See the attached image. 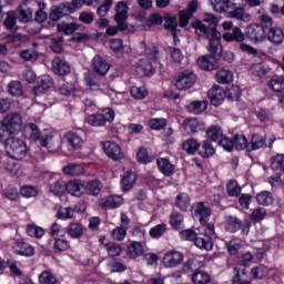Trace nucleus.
<instances>
[{
    "label": "nucleus",
    "mask_w": 284,
    "mask_h": 284,
    "mask_svg": "<svg viewBox=\"0 0 284 284\" xmlns=\"http://www.w3.org/2000/svg\"><path fill=\"white\" fill-rule=\"evenodd\" d=\"M227 17H230V19H236V21H243L244 23L252 21V14L245 12V8L243 7L234 6V8L227 12Z\"/></svg>",
    "instance_id": "obj_14"
},
{
    "label": "nucleus",
    "mask_w": 284,
    "mask_h": 284,
    "mask_svg": "<svg viewBox=\"0 0 284 284\" xmlns=\"http://www.w3.org/2000/svg\"><path fill=\"white\" fill-rule=\"evenodd\" d=\"M164 28L165 30H170V32H176V28H179V22H176V14H164Z\"/></svg>",
    "instance_id": "obj_39"
},
{
    "label": "nucleus",
    "mask_w": 284,
    "mask_h": 284,
    "mask_svg": "<svg viewBox=\"0 0 284 284\" xmlns=\"http://www.w3.org/2000/svg\"><path fill=\"white\" fill-rule=\"evenodd\" d=\"M134 183H136V173L128 171L121 180V187L124 192H130Z\"/></svg>",
    "instance_id": "obj_24"
},
{
    "label": "nucleus",
    "mask_w": 284,
    "mask_h": 284,
    "mask_svg": "<svg viewBox=\"0 0 284 284\" xmlns=\"http://www.w3.org/2000/svg\"><path fill=\"white\" fill-rule=\"evenodd\" d=\"M200 148L199 142L194 139H189L182 144V150L187 152V154H195Z\"/></svg>",
    "instance_id": "obj_50"
},
{
    "label": "nucleus",
    "mask_w": 284,
    "mask_h": 284,
    "mask_svg": "<svg viewBox=\"0 0 284 284\" xmlns=\"http://www.w3.org/2000/svg\"><path fill=\"white\" fill-rule=\"evenodd\" d=\"M224 94L231 101H239V99H241V87L230 85L229 88H226V91L224 92Z\"/></svg>",
    "instance_id": "obj_49"
},
{
    "label": "nucleus",
    "mask_w": 284,
    "mask_h": 284,
    "mask_svg": "<svg viewBox=\"0 0 284 284\" xmlns=\"http://www.w3.org/2000/svg\"><path fill=\"white\" fill-rule=\"evenodd\" d=\"M123 205V197L121 195H108L100 200V207L102 210H115Z\"/></svg>",
    "instance_id": "obj_10"
},
{
    "label": "nucleus",
    "mask_w": 284,
    "mask_h": 284,
    "mask_svg": "<svg viewBox=\"0 0 284 284\" xmlns=\"http://www.w3.org/2000/svg\"><path fill=\"white\" fill-rule=\"evenodd\" d=\"M194 83H196V77L194 73L185 71L179 75L175 81V88L176 90H190Z\"/></svg>",
    "instance_id": "obj_9"
},
{
    "label": "nucleus",
    "mask_w": 284,
    "mask_h": 284,
    "mask_svg": "<svg viewBox=\"0 0 284 284\" xmlns=\"http://www.w3.org/2000/svg\"><path fill=\"white\" fill-rule=\"evenodd\" d=\"M79 26L77 23H59L58 24V32H64V34H73L77 32Z\"/></svg>",
    "instance_id": "obj_57"
},
{
    "label": "nucleus",
    "mask_w": 284,
    "mask_h": 284,
    "mask_svg": "<svg viewBox=\"0 0 284 284\" xmlns=\"http://www.w3.org/2000/svg\"><path fill=\"white\" fill-rule=\"evenodd\" d=\"M105 248L109 256H120L121 252H123V248H121V245L113 242L106 243Z\"/></svg>",
    "instance_id": "obj_59"
},
{
    "label": "nucleus",
    "mask_w": 284,
    "mask_h": 284,
    "mask_svg": "<svg viewBox=\"0 0 284 284\" xmlns=\"http://www.w3.org/2000/svg\"><path fill=\"white\" fill-rule=\"evenodd\" d=\"M151 130H163L168 125V120L163 118H153L149 121Z\"/></svg>",
    "instance_id": "obj_58"
},
{
    "label": "nucleus",
    "mask_w": 284,
    "mask_h": 284,
    "mask_svg": "<svg viewBox=\"0 0 284 284\" xmlns=\"http://www.w3.org/2000/svg\"><path fill=\"white\" fill-rule=\"evenodd\" d=\"M207 97L211 100L212 105H221L225 99V91L223 88L215 85L209 90Z\"/></svg>",
    "instance_id": "obj_17"
},
{
    "label": "nucleus",
    "mask_w": 284,
    "mask_h": 284,
    "mask_svg": "<svg viewBox=\"0 0 284 284\" xmlns=\"http://www.w3.org/2000/svg\"><path fill=\"white\" fill-rule=\"evenodd\" d=\"M158 168L164 176H172L174 174V166L170 163V160L161 158L156 160Z\"/></svg>",
    "instance_id": "obj_28"
},
{
    "label": "nucleus",
    "mask_w": 284,
    "mask_h": 284,
    "mask_svg": "<svg viewBox=\"0 0 284 284\" xmlns=\"http://www.w3.org/2000/svg\"><path fill=\"white\" fill-rule=\"evenodd\" d=\"M27 233L29 236H32L33 239H43L45 231L41 226H38L36 224H29L27 226Z\"/></svg>",
    "instance_id": "obj_47"
},
{
    "label": "nucleus",
    "mask_w": 284,
    "mask_h": 284,
    "mask_svg": "<svg viewBox=\"0 0 284 284\" xmlns=\"http://www.w3.org/2000/svg\"><path fill=\"white\" fill-rule=\"evenodd\" d=\"M257 19L261 21V27L264 28L265 32L270 30V28H273V21L272 17H270L267 13H265V9H260L257 11Z\"/></svg>",
    "instance_id": "obj_36"
},
{
    "label": "nucleus",
    "mask_w": 284,
    "mask_h": 284,
    "mask_svg": "<svg viewBox=\"0 0 284 284\" xmlns=\"http://www.w3.org/2000/svg\"><path fill=\"white\" fill-rule=\"evenodd\" d=\"M63 36H55L50 39V49L54 54H61L63 52Z\"/></svg>",
    "instance_id": "obj_40"
},
{
    "label": "nucleus",
    "mask_w": 284,
    "mask_h": 284,
    "mask_svg": "<svg viewBox=\"0 0 284 284\" xmlns=\"http://www.w3.org/2000/svg\"><path fill=\"white\" fill-rule=\"evenodd\" d=\"M14 254L19 256H34V247L26 242H16Z\"/></svg>",
    "instance_id": "obj_25"
},
{
    "label": "nucleus",
    "mask_w": 284,
    "mask_h": 284,
    "mask_svg": "<svg viewBox=\"0 0 284 284\" xmlns=\"http://www.w3.org/2000/svg\"><path fill=\"white\" fill-rule=\"evenodd\" d=\"M271 169L278 174H284V154H276L271 158Z\"/></svg>",
    "instance_id": "obj_34"
},
{
    "label": "nucleus",
    "mask_w": 284,
    "mask_h": 284,
    "mask_svg": "<svg viewBox=\"0 0 284 284\" xmlns=\"http://www.w3.org/2000/svg\"><path fill=\"white\" fill-rule=\"evenodd\" d=\"M113 3V0H104L103 3L97 10L98 17H105V14L110 12V9L112 8Z\"/></svg>",
    "instance_id": "obj_62"
},
{
    "label": "nucleus",
    "mask_w": 284,
    "mask_h": 284,
    "mask_svg": "<svg viewBox=\"0 0 284 284\" xmlns=\"http://www.w3.org/2000/svg\"><path fill=\"white\" fill-rule=\"evenodd\" d=\"M202 21H204V23H209V26L203 24L201 21L192 22L195 34H197V37H202L203 39H210V37H213L214 39H221V32H219L217 29L219 21H221L219 16L214 13H203Z\"/></svg>",
    "instance_id": "obj_1"
},
{
    "label": "nucleus",
    "mask_w": 284,
    "mask_h": 284,
    "mask_svg": "<svg viewBox=\"0 0 284 284\" xmlns=\"http://www.w3.org/2000/svg\"><path fill=\"white\" fill-rule=\"evenodd\" d=\"M17 19H19L17 12L9 11L4 20V28H7V30H17Z\"/></svg>",
    "instance_id": "obj_46"
},
{
    "label": "nucleus",
    "mask_w": 284,
    "mask_h": 284,
    "mask_svg": "<svg viewBox=\"0 0 284 284\" xmlns=\"http://www.w3.org/2000/svg\"><path fill=\"white\" fill-rule=\"evenodd\" d=\"M83 232H85V229H83V225L79 223H71L67 229V234H69L71 239H81L83 236Z\"/></svg>",
    "instance_id": "obj_35"
},
{
    "label": "nucleus",
    "mask_w": 284,
    "mask_h": 284,
    "mask_svg": "<svg viewBox=\"0 0 284 284\" xmlns=\"http://www.w3.org/2000/svg\"><path fill=\"white\" fill-rule=\"evenodd\" d=\"M6 150L8 156L10 159H14L16 161H23L24 156H28V145L23 140L17 136H10L6 143Z\"/></svg>",
    "instance_id": "obj_2"
},
{
    "label": "nucleus",
    "mask_w": 284,
    "mask_h": 284,
    "mask_svg": "<svg viewBox=\"0 0 284 284\" xmlns=\"http://www.w3.org/2000/svg\"><path fill=\"white\" fill-rule=\"evenodd\" d=\"M49 191L51 194H54V196H63V194L68 192V183L63 180H58L53 184L49 185Z\"/></svg>",
    "instance_id": "obj_29"
},
{
    "label": "nucleus",
    "mask_w": 284,
    "mask_h": 284,
    "mask_svg": "<svg viewBox=\"0 0 284 284\" xmlns=\"http://www.w3.org/2000/svg\"><path fill=\"white\" fill-rule=\"evenodd\" d=\"M187 110L193 114H201V112H205L207 110V102L205 101L191 102L187 105Z\"/></svg>",
    "instance_id": "obj_44"
},
{
    "label": "nucleus",
    "mask_w": 284,
    "mask_h": 284,
    "mask_svg": "<svg viewBox=\"0 0 284 284\" xmlns=\"http://www.w3.org/2000/svg\"><path fill=\"white\" fill-rule=\"evenodd\" d=\"M2 122L9 129L10 134H19L23 128V119L19 113L11 112L7 114Z\"/></svg>",
    "instance_id": "obj_4"
},
{
    "label": "nucleus",
    "mask_w": 284,
    "mask_h": 284,
    "mask_svg": "<svg viewBox=\"0 0 284 284\" xmlns=\"http://www.w3.org/2000/svg\"><path fill=\"white\" fill-rule=\"evenodd\" d=\"M265 145V140L260 134L252 135L251 143H248L247 152H254V150H261Z\"/></svg>",
    "instance_id": "obj_41"
},
{
    "label": "nucleus",
    "mask_w": 284,
    "mask_h": 284,
    "mask_svg": "<svg viewBox=\"0 0 284 284\" xmlns=\"http://www.w3.org/2000/svg\"><path fill=\"white\" fill-rule=\"evenodd\" d=\"M266 32H267L266 37L271 43H273L274 45H281V43H283V41H284L283 29H281L278 27H272Z\"/></svg>",
    "instance_id": "obj_20"
},
{
    "label": "nucleus",
    "mask_w": 284,
    "mask_h": 284,
    "mask_svg": "<svg viewBox=\"0 0 284 284\" xmlns=\"http://www.w3.org/2000/svg\"><path fill=\"white\" fill-rule=\"evenodd\" d=\"M194 243L196 247L200 250H205L206 252H210V250L214 247V242H212V237H210V235H197Z\"/></svg>",
    "instance_id": "obj_27"
},
{
    "label": "nucleus",
    "mask_w": 284,
    "mask_h": 284,
    "mask_svg": "<svg viewBox=\"0 0 284 284\" xmlns=\"http://www.w3.org/2000/svg\"><path fill=\"white\" fill-rule=\"evenodd\" d=\"M215 152L216 150H214V145H212L210 141L205 140L200 143L199 154L203 159H210V156H214Z\"/></svg>",
    "instance_id": "obj_32"
},
{
    "label": "nucleus",
    "mask_w": 284,
    "mask_h": 284,
    "mask_svg": "<svg viewBox=\"0 0 284 284\" xmlns=\"http://www.w3.org/2000/svg\"><path fill=\"white\" fill-rule=\"evenodd\" d=\"M128 3L125 1H120L115 6V18L118 19H128Z\"/></svg>",
    "instance_id": "obj_55"
},
{
    "label": "nucleus",
    "mask_w": 284,
    "mask_h": 284,
    "mask_svg": "<svg viewBox=\"0 0 284 284\" xmlns=\"http://www.w3.org/2000/svg\"><path fill=\"white\" fill-rule=\"evenodd\" d=\"M112 121H114V110L111 108L104 109L102 113L89 115L87 119V123L93 128H101L108 122L112 123Z\"/></svg>",
    "instance_id": "obj_3"
},
{
    "label": "nucleus",
    "mask_w": 284,
    "mask_h": 284,
    "mask_svg": "<svg viewBox=\"0 0 284 284\" xmlns=\"http://www.w3.org/2000/svg\"><path fill=\"white\" fill-rule=\"evenodd\" d=\"M40 145L42 148H51L54 145V132L50 131L48 133H44L42 135V139L40 140Z\"/></svg>",
    "instance_id": "obj_60"
},
{
    "label": "nucleus",
    "mask_w": 284,
    "mask_h": 284,
    "mask_svg": "<svg viewBox=\"0 0 284 284\" xmlns=\"http://www.w3.org/2000/svg\"><path fill=\"white\" fill-rule=\"evenodd\" d=\"M250 146V143H247V138H245V135L243 134H235L233 136V148H235V150H247V148Z\"/></svg>",
    "instance_id": "obj_43"
},
{
    "label": "nucleus",
    "mask_w": 284,
    "mask_h": 284,
    "mask_svg": "<svg viewBox=\"0 0 284 284\" xmlns=\"http://www.w3.org/2000/svg\"><path fill=\"white\" fill-rule=\"evenodd\" d=\"M103 152L109 156V159H112V161H121V159L125 156L121 146L112 141L103 143Z\"/></svg>",
    "instance_id": "obj_5"
},
{
    "label": "nucleus",
    "mask_w": 284,
    "mask_h": 284,
    "mask_svg": "<svg viewBox=\"0 0 284 284\" xmlns=\"http://www.w3.org/2000/svg\"><path fill=\"white\" fill-rule=\"evenodd\" d=\"M211 6L215 12H227V10H232L236 3L230 0H211Z\"/></svg>",
    "instance_id": "obj_22"
},
{
    "label": "nucleus",
    "mask_w": 284,
    "mask_h": 284,
    "mask_svg": "<svg viewBox=\"0 0 284 284\" xmlns=\"http://www.w3.org/2000/svg\"><path fill=\"white\" fill-rule=\"evenodd\" d=\"M64 141L68 143L69 150L77 151L83 148V139L72 131H69L64 134Z\"/></svg>",
    "instance_id": "obj_16"
},
{
    "label": "nucleus",
    "mask_w": 284,
    "mask_h": 284,
    "mask_svg": "<svg viewBox=\"0 0 284 284\" xmlns=\"http://www.w3.org/2000/svg\"><path fill=\"white\" fill-rule=\"evenodd\" d=\"M62 172L67 174V176H81L84 169L81 164H69L62 169Z\"/></svg>",
    "instance_id": "obj_38"
},
{
    "label": "nucleus",
    "mask_w": 284,
    "mask_h": 284,
    "mask_svg": "<svg viewBox=\"0 0 284 284\" xmlns=\"http://www.w3.org/2000/svg\"><path fill=\"white\" fill-rule=\"evenodd\" d=\"M101 190H103V184H101V181L99 180L89 181L84 185V191L90 196H99V194H101Z\"/></svg>",
    "instance_id": "obj_26"
},
{
    "label": "nucleus",
    "mask_w": 284,
    "mask_h": 284,
    "mask_svg": "<svg viewBox=\"0 0 284 284\" xmlns=\"http://www.w3.org/2000/svg\"><path fill=\"white\" fill-rule=\"evenodd\" d=\"M227 194L230 196H239L241 194V186H239V182L230 181L226 185Z\"/></svg>",
    "instance_id": "obj_64"
},
{
    "label": "nucleus",
    "mask_w": 284,
    "mask_h": 284,
    "mask_svg": "<svg viewBox=\"0 0 284 284\" xmlns=\"http://www.w3.org/2000/svg\"><path fill=\"white\" fill-rule=\"evenodd\" d=\"M197 65L201 70H205L206 72H212V70H216V68H219L216 57L209 54L200 57L197 59Z\"/></svg>",
    "instance_id": "obj_12"
},
{
    "label": "nucleus",
    "mask_w": 284,
    "mask_h": 284,
    "mask_svg": "<svg viewBox=\"0 0 284 284\" xmlns=\"http://www.w3.org/2000/svg\"><path fill=\"white\" fill-rule=\"evenodd\" d=\"M246 37L255 42L265 41L267 39V31L260 24H250L246 28Z\"/></svg>",
    "instance_id": "obj_6"
},
{
    "label": "nucleus",
    "mask_w": 284,
    "mask_h": 284,
    "mask_svg": "<svg viewBox=\"0 0 284 284\" xmlns=\"http://www.w3.org/2000/svg\"><path fill=\"white\" fill-rule=\"evenodd\" d=\"M194 284H207L211 283L212 277L205 271H195L192 275Z\"/></svg>",
    "instance_id": "obj_42"
},
{
    "label": "nucleus",
    "mask_w": 284,
    "mask_h": 284,
    "mask_svg": "<svg viewBox=\"0 0 284 284\" xmlns=\"http://www.w3.org/2000/svg\"><path fill=\"white\" fill-rule=\"evenodd\" d=\"M222 38L227 43H232L234 41L235 43H243L245 41V34L239 27L233 28L232 32L224 33Z\"/></svg>",
    "instance_id": "obj_19"
},
{
    "label": "nucleus",
    "mask_w": 284,
    "mask_h": 284,
    "mask_svg": "<svg viewBox=\"0 0 284 284\" xmlns=\"http://www.w3.org/2000/svg\"><path fill=\"white\" fill-rule=\"evenodd\" d=\"M183 128L186 134H196V132H201L205 130V124L196 118L187 119L183 122Z\"/></svg>",
    "instance_id": "obj_13"
},
{
    "label": "nucleus",
    "mask_w": 284,
    "mask_h": 284,
    "mask_svg": "<svg viewBox=\"0 0 284 284\" xmlns=\"http://www.w3.org/2000/svg\"><path fill=\"white\" fill-rule=\"evenodd\" d=\"M206 135L211 141H219L223 136V130L221 126L212 125L207 129Z\"/></svg>",
    "instance_id": "obj_51"
},
{
    "label": "nucleus",
    "mask_w": 284,
    "mask_h": 284,
    "mask_svg": "<svg viewBox=\"0 0 284 284\" xmlns=\"http://www.w3.org/2000/svg\"><path fill=\"white\" fill-rule=\"evenodd\" d=\"M67 192L72 196H83L85 192V185L79 180H71L67 183Z\"/></svg>",
    "instance_id": "obj_18"
},
{
    "label": "nucleus",
    "mask_w": 284,
    "mask_h": 284,
    "mask_svg": "<svg viewBox=\"0 0 284 284\" xmlns=\"http://www.w3.org/2000/svg\"><path fill=\"white\" fill-rule=\"evenodd\" d=\"M52 87V78L50 75H44L38 81V92H45L47 90H50Z\"/></svg>",
    "instance_id": "obj_56"
},
{
    "label": "nucleus",
    "mask_w": 284,
    "mask_h": 284,
    "mask_svg": "<svg viewBox=\"0 0 284 284\" xmlns=\"http://www.w3.org/2000/svg\"><path fill=\"white\" fill-rule=\"evenodd\" d=\"M192 210H194L195 216H200L199 221L201 225H205L207 221H210V216H212V209L205 205L203 202H197L192 205Z\"/></svg>",
    "instance_id": "obj_8"
},
{
    "label": "nucleus",
    "mask_w": 284,
    "mask_h": 284,
    "mask_svg": "<svg viewBox=\"0 0 284 284\" xmlns=\"http://www.w3.org/2000/svg\"><path fill=\"white\" fill-rule=\"evenodd\" d=\"M79 212L77 209L72 207H60L57 216L58 219H61L62 221H68V219H74V214Z\"/></svg>",
    "instance_id": "obj_48"
},
{
    "label": "nucleus",
    "mask_w": 284,
    "mask_h": 284,
    "mask_svg": "<svg viewBox=\"0 0 284 284\" xmlns=\"http://www.w3.org/2000/svg\"><path fill=\"white\" fill-rule=\"evenodd\" d=\"M20 57L24 61H37L39 53L34 49H27L20 52Z\"/></svg>",
    "instance_id": "obj_61"
},
{
    "label": "nucleus",
    "mask_w": 284,
    "mask_h": 284,
    "mask_svg": "<svg viewBox=\"0 0 284 284\" xmlns=\"http://www.w3.org/2000/svg\"><path fill=\"white\" fill-rule=\"evenodd\" d=\"M7 90L11 97H22L23 95V84H21L17 80L9 82V84L7 85Z\"/></svg>",
    "instance_id": "obj_37"
},
{
    "label": "nucleus",
    "mask_w": 284,
    "mask_h": 284,
    "mask_svg": "<svg viewBox=\"0 0 284 284\" xmlns=\"http://www.w3.org/2000/svg\"><path fill=\"white\" fill-rule=\"evenodd\" d=\"M145 252V248L143 247V244L141 242H132L128 246V256L130 258H139V256H143V253Z\"/></svg>",
    "instance_id": "obj_31"
},
{
    "label": "nucleus",
    "mask_w": 284,
    "mask_h": 284,
    "mask_svg": "<svg viewBox=\"0 0 284 284\" xmlns=\"http://www.w3.org/2000/svg\"><path fill=\"white\" fill-rule=\"evenodd\" d=\"M39 281L41 284H54L57 283V277L49 271H44L40 274Z\"/></svg>",
    "instance_id": "obj_63"
},
{
    "label": "nucleus",
    "mask_w": 284,
    "mask_h": 284,
    "mask_svg": "<svg viewBox=\"0 0 284 284\" xmlns=\"http://www.w3.org/2000/svg\"><path fill=\"white\" fill-rule=\"evenodd\" d=\"M24 136L31 141H39L41 139V131L34 123H29L24 128Z\"/></svg>",
    "instance_id": "obj_30"
},
{
    "label": "nucleus",
    "mask_w": 284,
    "mask_h": 284,
    "mask_svg": "<svg viewBox=\"0 0 284 284\" xmlns=\"http://www.w3.org/2000/svg\"><path fill=\"white\" fill-rule=\"evenodd\" d=\"M52 71L54 74H59L60 77H65V74H70V64L59 57H55L52 60Z\"/></svg>",
    "instance_id": "obj_15"
},
{
    "label": "nucleus",
    "mask_w": 284,
    "mask_h": 284,
    "mask_svg": "<svg viewBox=\"0 0 284 284\" xmlns=\"http://www.w3.org/2000/svg\"><path fill=\"white\" fill-rule=\"evenodd\" d=\"M256 201L260 205H272L274 203V199L272 197V193L267 191H263L256 195Z\"/></svg>",
    "instance_id": "obj_52"
},
{
    "label": "nucleus",
    "mask_w": 284,
    "mask_h": 284,
    "mask_svg": "<svg viewBox=\"0 0 284 284\" xmlns=\"http://www.w3.org/2000/svg\"><path fill=\"white\" fill-rule=\"evenodd\" d=\"M135 72L139 77H151V74H154V67L148 60H139Z\"/></svg>",
    "instance_id": "obj_21"
},
{
    "label": "nucleus",
    "mask_w": 284,
    "mask_h": 284,
    "mask_svg": "<svg viewBox=\"0 0 284 284\" xmlns=\"http://www.w3.org/2000/svg\"><path fill=\"white\" fill-rule=\"evenodd\" d=\"M204 39H209L207 50L213 54L212 57H223V45H221V42L219 41L221 38L210 37Z\"/></svg>",
    "instance_id": "obj_23"
},
{
    "label": "nucleus",
    "mask_w": 284,
    "mask_h": 284,
    "mask_svg": "<svg viewBox=\"0 0 284 284\" xmlns=\"http://www.w3.org/2000/svg\"><path fill=\"white\" fill-rule=\"evenodd\" d=\"M241 225H242L241 220L234 216H229L226 220L227 232H239V230H241Z\"/></svg>",
    "instance_id": "obj_53"
},
{
    "label": "nucleus",
    "mask_w": 284,
    "mask_h": 284,
    "mask_svg": "<svg viewBox=\"0 0 284 284\" xmlns=\"http://www.w3.org/2000/svg\"><path fill=\"white\" fill-rule=\"evenodd\" d=\"M268 88L273 92L283 93L284 92V75H274L273 79L268 81Z\"/></svg>",
    "instance_id": "obj_33"
},
{
    "label": "nucleus",
    "mask_w": 284,
    "mask_h": 284,
    "mask_svg": "<svg viewBox=\"0 0 284 284\" xmlns=\"http://www.w3.org/2000/svg\"><path fill=\"white\" fill-rule=\"evenodd\" d=\"M91 70L99 74V77H105L110 71V63L101 55H94L91 62Z\"/></svg>",
    "instance_id": "obj_7"
},
{
    "label": "nucleus",
    "mask_w": 284,
    "mask_h": 284,
    "mask_svg": "<svg viewBox=\"0 0 284 284\" xmlns=\"http://www.w3.org/2000/svg\"><path fill=\"white\" fill-rule=\"evenodd\" d=\"M234 74L227 70H221L216 73V80L219 83H232Z\"/></svg>",
    "instance_id": "obj_54"
},
{
    "label": "nucleus",
    "mask_w": 284,
    "mask_h": 284,
    "mask_svg": "<svg viewBox=\"0 0 284 284\" xmlns=\"http://www.w3.org/2000/svg\"><path fill=\"white\" fill-rule=\"evenodd\" d=\"M175 205L182 212H186L187 207H190V195L187 193H181L175 197Z\"/></svg>",
    "instance_id": "obj_45"
},
{
    "label": "nucleus",
    "mask_w": 284,
    "mask_h": 284,
    "mask_svg": "<svg viewBox=\"0 0 284 284\" xmlns=\"http://www.w3.org/2000/svg\"><path fill=\"white\" fill-rule=\"evenodd\" d=\"M183 263V253L178 251H170L163 257L165 267H176Z\"/></svg>",
    "instance_id": "obj_11"
}]
</instances>
